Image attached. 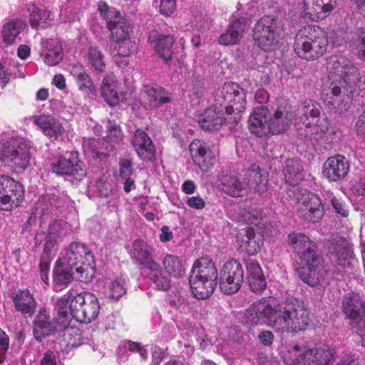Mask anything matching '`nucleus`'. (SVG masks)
<instances>
[{
    "label": "nucleus",
    "instance_id": "f257e3e1",
    "mask_svg": "<svg viewBox=\"0 0 365 365\" xmlns=\"http://www.w3.org/2000/svg\"><path fill=\"white\" fill-rule=\"evenodd\" d=\"M245 323L249 325L266 324L275 331L297 333L306 329L309 313L299 302H287L272 306L267 300L256 302L245 314Z\"/></svg>",
    "mask_w": 365,
    "mask_h": 365
},
{
    "label": "nucleus",
    "instance_id": "f03ea898",
    "mask_svg": "<svg viewBox=\"0 0 365 365\" xmlns=\"http://www.w3.org/2000/svg\"><path fill=\"white\" fill-rule=\"evenodd\" d=\"M327 68L328 76L323 87V100L331 110L344 113L349 109L350 103L344 102L341 89L351 93L356 87H360V73L349 60L341 56H331Z\"/></svg>",
    "mask_w": 365,
    "mask_h": 365
},
{
    "label": "nucleus",
    "instance_id": "7ed1b4c3",
    "mask_svg": "<svg viewBox=\"0 0 365 365\" xmlns=\"http://www.w3.org/2000/svg\"><path fill=\"white\" fill-rule=\"evenodd\" d=\"M246 103L244 89L236 83H225L215 96V106L200 115L199 125L204 130L216 131L226 120L235 124L241 118Z\"/></svg>",
    "mask_w": 365,
    "mask_h": 365
},
{
    "label": "nucleus",
    "instance_id": "20e7f679",
    "mask_svg": "<svg viewBox=\"0 0 365 365\" xmlns=\"http://www.w3.org/2000/svg\"><path fill=\"white\" fill-rule=\"evenodd\" d=\"M54 310L60 329H65V336H71L77 331L69 327L72 319L89 324L98 316L100 305L98 298L91 292H68L57 300Z\"/></svg>",
    "mask_w": 365,
    "mask_h": 365
},
{
    "label": "nucleus",
    "instance_id": "39448f33",
    "mask_svg": "<svg viewBox=\"0 0 365 365\" xmlns=\"http://www.w3.org/2000/svg\"><path fill=\"white\" fill-rule=\"evenodd\" d=\"M287 242L292 251L299 257L301 279L314 287L324 277L321 258L317 254V245L302 232H292L288 235Z\"/></svg>",
    "mask_w": 365,
    "mask_h": 365
},
{
    "label": "nucleus",
    "instance_id": "423d86ee",
    "mask_svg": "<svg viewBox=\"0 0 365 365\" xmlns=\"http://www.w3.org/2000/svg\"><path fill=\"white\" fill-rule=\"evenodd\" d=\"M294 118V113L287 107H279L271 114L267 107L259 106L250 116L248 128L250 133L257 137L270 133L277 135L286 132Z\"/></svg>",
    "mask_w": 365,
    "mask_h": 365
},
{
    "label": "nucleus",
    "instance_id": "0eeeda50",
    "mask_svg": "<svg viewBox=\"0 0 365 365\" xmlns=\"http://www.w3.org/2000/svg\"><path fill=\"white\" fill-rule=\"evenodd\" d=\"M327 46V34L319 26H307L297 33L294 49L299 58L313 61L325 53Z\"/></svg>",
    "mask_w": 365,
    "mask_h": 365
},
{
    "label": "nucleus",
    "instance_id": "6e6552de",
    "mask_svg": "<svg viewBox=\"0 0 365 365\" xmlns=\"http://www.w3.org/2000/svg\"><path fill=\"white\" fill-rule=\"evenodd\" d=\"M217 269L207 257L196 260L189 277V284L193 296L198 299L210 297L217 285Z\"/></svg>",
    "mask_w": 365,
    "mask_h": 365
},
{
    "label": "nucleus",
    "instance_id": "1a4fd4ad",
    "mask_svg": "<svg viewBox=\"0 0 365 365\" xmlns=\"http://www.w3.org/2000/svg\"><path fill=\"white\" fill-rule=\"evenodd\" d=\"M57 262L67 264V267H74L76 280L85 283L89 282L94 276L96 264L93 256L83 244L72 242L64 257Z\"/></svg>",
    "mask_w": 365,
    "mask_h": 365
},
{
    "label": "nucleus",
    "instance_id": "9d476101",
    "mask_svg": "<svg viewBox=\"0 0 365 365\" xmlns=\"http://www.w3.org/2000/svg\"><path fill=\"white\" fill-rule=\"evenodd\" d=\"M334 354V349L327 344L311 349L302 341L287 347L286 358L290 360L289 365H331Z\"/></svg>",
    "mask_w": 365,
    "mask_h": 365
},
{
    "label": "nucleus",
    "instance_id": "9b49d317",
    "mask_svg": "<svg viewBox=\"0 0 365 365\" xmlns=\"http://www.w3.org/2000/svg\"><path fill=\"white\" fill-rule=\"evenodd\" d=\"M283 31L284 24L280 19L265 16L255 24L253 38L261 49L272 51L278 48Z\"/></svg>",
    "mask_w": 365,
    "mask_h": 365
},
{
    "label": "nucleus",
    "instance_id": "f8f14e48",
    "mask_svg": "<svg viewBox=\"0 0 365 365\" xmlns=\"http://www.w3.org/2000/svg\"><path fill=\"white\" fill-rule=\"evenodd\" d=\"M30 160L28 145L22 138L0 142V161L16 172L24 170Z\"/></svg>",
    "mask_w": 365,
    "mask_h": 365
},
{
    "label": "nucleus",
    "instance_id": "ddd939ff",
    "mask_svg": "<svg viewBox=\"0 0 365 365\" xmlns=\"http://www.w3.org/2000/svg\"><path fill=\"white\" fill-rule=\"evenodd\" d=\"M289 197L296 202L299 216L305 221L315 222L324 216V207L318 195L301 190Z\"/></svg>",
    "mask_w": 365,
    "mask_h": 365
},
{
    "label": "nucleus",
    "instance_id": "4468645a",
    "mask_svg": "<svg viewBox=\"0 0 365 365\" xmlns=\"http://www.w3.org/2000/svg\"><path fill=\"white\" fill-rule=\"evenodd\" d=\"M244 282L242 265L236 259L226 262L220 276V289L225 294H232L240 289Z\"/></svg>",
    "mask_w": 365,
    "mask_h": 365
},
{
    "label": "nucleus",
    "instance_id": "2eb2a0df",
    "mask_svg": "<svg viewBox=\"0 0 365 365\" xmlns=\"http://www.w3.org/2000/svg\"><path fill=\"white\" fill-rule=\"evenodd\" d=\"M328 254L332 262L342 268H351L355 262L352 245L339 235H333L329 240Z\"/></svg>",
    "mask_w": 365,
    "mask_h": 365
},
{
    "label": "nucleus",
    "instance_id": "dca6fc26",
    "mask_svg": "<svg viewBox=\"0 0 365 365\" xmlns=\"http://www.w3.org/2000/svg\"><path fill=\"white\" fill-rule=\"evenodd\" d=\"M24 195L22 185L13 178L0 176V209L9 211L21 202Z\"/></svg>",
    "mask_w": 365,
    "mask_h": 365
},
{
    "label": "nucleus",
    "instance_id": "f3484780",
    "mask_svg": "<svg viewBox=\"0 0 365 365\" xmlns=\"http://www.w3.org/2000/svg\"><path fill=\"white\" fill-rule=\"evenodd\" d=\"M44 242L43 252L40 257L39 269L42 281L47 284L50 263L58 251L57 240L46 236L44 231H38L34 237L35 247H39Z\"/></svg>",
    "mask_w": 365,
    "mask_h": 365
},
{
    "label": "nucleus",
    "instance_id": "a211bd4d",
    "mask_svg": "<svg viewBox=\"0 0 365 365\" xmlns=\"http://www.w3.org/2000/svg\"><path fill=\"white\" fill-rule=\"evenodd\" d=\"M83 163L78 158L76 152H71L68 156H60L53 160L51 164L53 173L59 175L73 176L80 180L86 175Z\"/></svg>",
    "mask_w": 365,
    "mask_h": 365
},
{
    "label": "nucleus",
    "instance_id": "6ab92c4d",
    "mask_svg": "<svg viewBox=\"0 0 365 365\" xmlns=\"http://www.w3.org/2000/svg\"><path fill=\"white\" fill-rule=\"evenodd\" d=\"M101 14L110 31L112 41L123 40L130 37L131 28L129 23L120 16L119 11L115 9H111L103 12L101 9Z\"/></svg>",
    "mask_w": 365,
    "mask_h": 365
},
{
    "label": "nucleus",
    "instance_id": "aec40b11",
    "mask_svg": "<svg viewBox=\"0 0 365 365\" xmlns=\"http://www.w3.org/2000/svg\"><path fill=\"white\" fill-rule=\"evenodd\" d=\"M141 105L147 110L158 109L171 101V93L159 86H144L139 96Z\"/></svg>",
    "mask_w": 365,
    "mask_h": 365
},
{
    "label": "nucleus",
    "instance_id": "412c9836",
    "mask_svg": "<svg viewBox=\"0 0 365 365\" xmlns=\"http://www.w3.org/2000/svg\"><path fill=\"white\" fill-rule=\"evenodd\" d=\"M220 190L231 197H242L247 192L248 182L245 180L244 175L223 171L220 178Z\"/></svg>",
    "mask_w": 365,
    "mask_h": 365
},
{
    "label": "nucleus",
    "instance_id": "4be33fe9",
    "mask_svg": "<svg viewBox=\"0 0 365 365\" xmlns=\"http://www.w3.org/2000/svg\"><path fill=\"white\" fill-rule=\"evenodd\" d=\"M68 201L63 194H46L41 196L34 207L36 216L43 218L49 215H56Z\"/></svg>",
    "mask_w": 365,
    "mask_h": 365
},
{
    "label": "nucleus",
    "instance_id": "5701e85b",
    "mask_svg": "<svg viewBox=\"0 0 365 365\" xmlns=\"http://www.w3.org/2000/svg\"><path fill=\"white\" fill-rule=\"evenodd\" d=\"M342 308L352 325L361 321L365 323V302L358 293L346 294L342 300Z\"/></svg>",
    "mask_w": 365,
    "mask_h": 365
},
{
    "label": "nucleus",
    "instance_id": "b1692460",
    "mask_svg": "<svg viewBox=\"0 0 365 365\" xmlns=\"http://www.w3.org/2000/svg\"><path fill=\"white\" fill-rule=\"evenodd\" d=\"M349 170L348 160L341 155L329 158L323 165V174L330 181L336 182L344 178Z\"/></svg>",
    "mask_w": 365,
    "mask_h": 365
},
{
    "label": "nucleus",
    "instance_id": "393cba45",
    "mask_svg": "<svg viewBox=\"0 0 365 365\" xmlns=\"http://www.w3.org/2000/svg\"><path fill=\"white\" fill-rule=\"evenodd\" d=\"M283 173L284 180L289 185L287 195L289 197L301 190L299 182L304 178L303 168L301 162L297 159H288L285 161Z\"/></svg>",
    "mask_w": 365,
    "mask_h": 365
},
{
    "label": "nucleus",
    "instance_id": "a878e982",
    "mask_svg": "<svg viewBox=\"0 0 365 365\" xmlns=\"http://www.w3.org/2000/svg\"><path fill=\"white\" fill-rule=\"evenodd\" d=\"M237 243L242 252L255 255L260 250L262 240L260 234H257L252 227H246L237 232Z\"/></svg>",
    "mask_w": 365,
    "mask_h": 365
},
{
    "label": "nucleus",
    "instance_id": "bb28decb",
    "mask_svg": "<svg viewBox=\"0 0 365 365\" xmlns=\"http://www.w3.org/2000/svg\"><path fill=\"white\" fill-rule=\"evenodd\" d=\"M55 321L56 326H53L46 309L45 308H41L33 322V334L35 339L41 341L46 336L52 334L54 330L63 331L65 332V329H60L59 326L57 324L56 316L55 317ZM63 336L64 337L67 336H65V333Z\"/></svg>",
    "mask_w": 365,
    "mask_h": 365
},
{
    "label": "nucleus",
    "instance_id": "cd10ccee",
    "mask_svg": "<svg viewBox=\"0 0 365 365\" xmlns=\"http://www.w3.org/2000/svg\"><path fill=\"white\" fill-rule=\"evenodd\" d=\"M10 297L17 312L25 317L33 316L36 309L37 302L34 294L29 289H18L13 292Z\"/></svg>",
    "mask_w": 365,
    "mask_h": 365
},
{
    "label": "nucleus",
    "instance_id": "c85d7f7f",
    "mask_svg": "<svg viewBox=\"0 0 365 365\" xmlns=\"http://www.w3.org/2000/svg\"><path fill=\"white\" fill-rule=\"evenodd\" d=\"M148 38L155 52L165 62L172 59V47L175 41L173 36L162 35L156 30H153L149 33Z\"/></svg>",
    "mask_w": 365,
    "mask_h": 365
},
{
    "label": "nucleus",
    "instance_id": "c756f323",
    "mask_svg": "<svg viewBox=\"0 0 365 365\" xmlns=\"http://www.w3.org/2000/svg\"><path fill=\"white\" fill-rule=\"evenodd\" d=\"M245 180L248 182V189H252L255 193L261 195L267 192L268 177L266 171L259 165L252 164L244 174Z\"/></svg>",
    "mask_w": 365,
    "mask_h": 365
},
{
    "label": "nucleus",
    "instance_id": "7c9ffc66",
    "mask_svg": "<svg viewBox=\"0 0 365 365\" xmlns=\"http://www.w3.org/2000/svg\"><path fill=\"white\" fill-rule=\"evenodd\" d=\"M41 46L40 56L46 64L53 66L61 62L63 58V48L58 39L43 38Z\"/></svg>",
    "mask_w": 365,
    "mask_h": 365
},
{
    "label": "nucleus",
    "instance_id": "2f4dec72",
    "mask_svg": "<svg viewBox=\"0 0 365 365\" xmlns=\"http://www.w3.org/2000/svg\"><path fill=\"white\" fill-rule=\"evenodd\" d=\"M132 143L137 154L142 160H153L155 158V146L145 132L137 130Z\"/></svg>",
    "mask_w": 365,
    "mask_h": 365
},
{
    "label": "nucleus",
    "instance_id": "473e14b6",
    "mask_svg": "<svg viewBox=\"0 0 365 365\" xmlns=\"http://www.w3.org/2000/svg\"><path fill=\"white\" fill-rule=\"evenodd\" d=\"M190 151L194 163L202 171H207L214 165L215 158L212 151L202 142H192L190 145Z\"/></svg>",
    "mask_w": 365,
    "mask_h": 365
},
{
    "label": "nucleus",
    "instance_id": "72a5a7b5",
    "mask_svg": "<svg viewBox=\"0 0 365 365\" xmlns=\"http://www.w3.org/2000/svg\"><path fill=\"white\" fill-rule=\"evenodd\" d=\"M34 123L45 135L50 138L56 139L65 131L61 122L50 115L43 114L36 116Z\"/></svg>",
    "mask_w": 365,
    "mask_h": 365
},
{
    "label": "nucleus",
    "instance_id": "f704fd0d",
    "mask_svg": "<svg viewBox=\"0 0 365 365\" xmlns=\"http://www.w3.org/2000/svg\"><path fill=\"white\" fill-rule=\"evenodd\" d=\"M147 275L153 286L158 290L166 292L171 287V277L163 272L157 262H150L147 267Z\"/></svg>",
    "mask_w": 365,
    "mask_h": 365
},
{
    "label": "nucleus",
    "instance_id": "c9c22d12",
    "mask_svg": "<svg viewBox=\"0 0 365 365\" xmlns=\"http://www.w3.org/2000/svg\"><path fill=\"white\" fill-rule=\"evenodd\" d=\"M246 265L250 289L255 293L262 292L266 288L267 284L261 267L252 259H249Z\"/></svg>",
    "mask_w": 365,
    "mask_h": 365
},
{
    "label": "nucleus",
    "instance_id": "e433bc0d",
    "mask_svg": "<svg viewBox=\"0 0 365 365\" xmlns=\"http://www.w3.org/2000/svg\"><path fill=\"white\" fill-rule=\"evenodd\" d=\"M245 26V19H237L235 20L231 23L226 31L219 37V43L225 46L237 43L242 37Z\"/></svg>",
    "mask_w": 365,
    "mask_h": 365
},
{
    "label": "nucleus",
    "instance_id": "4c0bfd02",
    "mask_svg": "<svg viewBox=\"0 0 365 365\" xmlns=\"http://www.w3.org/2000/svg\"><path fill=\"white\" fill-rule=\"evenodd\" d=\"M119 83L113 74H107L103 79L101 93L108 104L115 106L119 103Z\"/></svg>",
    "mask_w": 365,
    "mask_h": 365
},
{
    "label": "nucleus",
    "instance_id": "58836bf2",
    "mask_svg": "<svg viewBox=\"0 0 365 365\" xmlns=\"http://www.w3.org/2000/svg\"><path fill=\"white\" fill-rule=\"evenodd\" d=\"M26 10L29 14V22L33 28H46L52 24L54 17L51 11L39 9L31 3L26 4Z\"/></svg>",
    "mask_w": 365,
    "mask_h": 365
},
{
    "label": "nucleus",
    "instance_id": "ea45409f",
    "mask_svg": "<svg viewBox=\"0 0 365 365\" xmlns=\"http://www.w3.org/2000/svg\"><path fill=\"white\" fill-rule=\"evenodd\" d=\"M153 252L154 249L151 245L143 240L137 239L132 244L130 255L132 259H135L146 268L150 262H155L150 258Z\"/></svg>",
    "mask_w": 365,
    "mask_h": 365
},
{
    "label": "nucleus",
    "instance_id": "a19ab883",
    "mask_svg": "<svg viewBox=\"0 0 365 365\" xmlns=\"http://www.w3.org/2000/svg\"><path fill=\"white\" fill-rule=\"evenodd\" d=\"M161 264L165 272L170 277L179 279L185 274V268L182 260L177 255L165 254L161 258Z\"/></svg>",
    "mask_w": 365,
    "mask_h": 365
},
{
    "label": "nucleus",
    "instance_id": "79ce46f5",
    "mask_svg": "<svg viewBox=\"0 0 365 365\" xmlns=\"http://www.w3.org/2000/svg\"><path fill=\"white\" fill-rule=\"evenodd\" d=\"M106 49L110 55L125 57L134 53L137 50V46L135 42L130 37L123 40L112 41Z\"/></svg>",
    "mask_w": 365,
    "mask_h": 365
},
{
    "label": "nucleus",
    "instance_id": "37998d69",
    "mask_svg": "<svg viewBox=\"0 0 365 365\" xmlns=\"http://www.w3.org/2000/svg\"><path fill=\"white\" fill-rule=\"evenodd\" d=\"M26 27V23L21 19H14L6 22L2 28L4 41L9 44H12Z\"/></svg>",
    "mask_w": 365,
    "mask_h": 365
},
{
    "label": "nucleus",
    "instance_id": "c03bdc74",
    "mask_svg": "<svg viewBox=\"0 0 365 365\" xmlns=\"http://www.w3.org/2000/svg\"><path fill=\"white\" fill-rule=\"evenodd\" d=\"M316 121L317 120L303 122V123L305 124L304 130V136L312 141L319 140L328 131V125L326 122L324 123H319V121L317 123H316Z\"/></svg>",
    "mask_w": 365,
    "mask_h": 365
},
{
    "label": "nucleus",
    "instance_id": "a18cd8bd",
    "mask_svg": "<svg viewBox=\"0 0 365 365\" xmlns=\"http://www.w3.org/2000/svg\"><path fill=\"white\" fill-rule=\"evenodd\" d=\"M321 106L319 103L312 101L307 100L303 102L302 107L300 111L301 120L309 122L317 120L316 123L319 121Z\"/></svg>",
    "mask_w": 365,
    "mask_h": 365
},
{
    "label": "nucleus",
    "instance_id": "49530a36",
    "mask_svg": "<svg viewBox=\"0 0 365 365\" xmlns=\"http://www.w3.org/2000/svg\"><path fill=\"white\" fill-rule=\"evenodd\" d=\"M67 264L60 263L53 270V281L56 284H67L73 279H76V270L74 267H67Z\"/></svg>",
    "mask_w": 365,
    "mask_h": 365
},
{
    "label": "nucleus",
    "instance_id": "de8ad7c7",
    "mask_svg": "<svg viewBox=\"0 0 365 365\" xmlns=\"http://www.w3.org/2000/svg\"><path fill=\"white\" fill-rule=\"evenodd\" d=\"M125 279L115 277L106 282L107 294L109 298L118 300L125 294Z\"/></svg>",
    "mask_w": 365,
    "mask_h": 365
},
{
    "label": "nucleus",
    "instance_id": "09e8293b",
    "mask_svg": "<svg viewBox=\"0 0 365 365\" xmlns=\"http://www.w3.org/2000/svg\"><path fill=\"white\" fill-rule=\"evenodd\" d=\"M87 58L89 64L96 71L102 73L105 71L106 63L104 56L101 51L96 46H90L87 52Z\"/></svg>",
    "mask_w": 365,
    "mask_h": 365
},
{
    "label": "nucleus",
    "instance_id": "8fccbe9b",
    "mask_svg": "<svg viewBox=\"0 0 365 365\" xmlns=\"http://www.w3.org/2000/svg\"><path fill=\"white\" fill-rule=\"evenodd\" d=\"M76 83L78 90L86 95L95 94L96 92V87L90 77V76L86 73L84 75L78 78L76 81Z\"/></svg>",
    "mask_w": 365,
    "mask_h": 365
},
{
    "label": "nucleus",
    "instance_id": "3c124183",
    "mask_svg": "<svg viewBox=\"0 0 365 365\" xmlns=\"http://www.w3.org/2000/svg\"><path fill=\"white\" fill-rule=\"evenodd\" d=\"M66 227V223L62 220H53L48 226L47 237L58 240L63 234Z\"/></svg>",
    "mask_w": 365,
    "mask_h": 365
},
{
    "label": "nucleus",
    "instance_id": "603ef678",
    "mask_svg": "<svg viewBox=\"0 0 365 365\" xmlns=\"http://www.w3.org/2000/svg\"><path fill=\"white\" fill-rule=\"evenodd\" d=\"M119 177L120 179L134 177V169L130 160L122 159L119 162Z\"/></svg>",
    "mask_w": 365,
    "mask_h": 365
},
{
    "label": "nucleus",
    "instance_id": "864d4df0",
    "mask_svg": "<svg viewBox=\"0 0 365 365\" xmlns=\"http://www.w3.org/2000/svg\"><path fill=\"white\" fill-rule=\"evenodd\" d=\"M107 137L113 142H120L123 138V133L120 127L115 124H112L110 121L107 125Z\"/></svg>",
    "mask_w": 365,
    "mask_h": 365
},
{
    "label": "nucleus",
    "instance_id": "5fc2aeb1",
    "mask_svg": "<svg viewBox=\"0 0 365 365\" xmlns=\"http://www.w3.org/2000/svg\"><path fill=\"white\" fill-rule=\"evenodd\" d=\"M330 202L335 210V211L341 215L343 217H346L349 215V210L347 205L345 202L341 200L340 198H336L334 196H332V194L330 195Z\"/></svg>",
    "mask_w": 365,
    "mask_h": 365
},
{
    "label": "nucleus",
    "instance_id": "6e6d98bb",
    "mask_svg": "<svg viewBox=\"0 0 365 365\" xmlns=\"http://www.w3.org/2000/svg\"><path fill=\"white\" fill-rule=\"evenodd\" d=\"M85 152L91 153L93 157L98 156L100 153V143L94 138L85 139L83 142Z\"/></svg>",
    "mask_w": 365,
    "mask_h": 365
},
{
    "label": "nucleus",
    "instance_id": "4d7b16f0",
    "mask_svg": "<svg viewBox=\"0 0 365 365\" xmlns=\"http://www.w3.org/2000/svg\"><path fill=\"white\" fill-rule=\"evenodd\" d=\"M245 219L250 224L259 226L261 224L260 221H263L262 212L259 209H252L245 214Z\"/></svg>",
    "mask_w": 365,
    "mask_h": 365
},
{
    "label": "nucleus",
    "instance_id": "13d9d810",
    "mask_svg": "<svg viewBox=\"0 0 365 365\" xmlns=\"http://www.w3.org/2000/svg\"><path fill=\"white\" fill-rule=\"evenodd\" d=\"M125 347L130 352L138 353L143 360L147 359L148 352L141 344L132 341H128L125 344Z\"/></svg>",
    "mask_w": 365,
    "mask_h": 365
},
{
    "label": "nucleus",
    "instance_id": "bf43d9fd",
    "mask_svg": "<svg viewBox=\"0 0 365 365\" xmlns=\"http://www.w3.org/2000/svg\"><path fill=\"white\" fill-rule=\"evenodd\" d=\"M185 203L189 207L195 210H202L206 205L205 200L200 196L187 197Z\"/></svg>",
    "mask_w": 365,
    "mask_h": 365
},
{
    "label": "nucleus",
    "instance_id": "052dcab7",
    "mask_svg": "<svg viewBox=\"0 0 365 365\" xmlns=\"http://www.w3.org/2000/svg\"><path fill=\"white\" fill-rule=\"evenodd\" d=\"M175 0H160V12L167 16H170L175 9Z\"/></svg>",
    "mask_w": 365,
    "mask_h": 365
},
{
    "label": "nucleus",
    "instance_id": "680f3d73",
    "mask_svg": "<svg viewBox=\"0 0 365 365\" xmlns=\"http://www.w3.org/2000/svg\"><path fill=\"white\" fill-rule=\"evenodd\" d=\"M9 338L8 335L0 329V363L4 360V356L9 349Z\"/></svg>",
    "mask_w": 365,
    "mask_h": 365
},
{
    "label": "nucleus",
    "instance_id": "e2e57ef3",
    "mask_svg": "<svg viewBox=\"0 0 365 365\" xmlns=\"http://www.w3.org/2000/svg\"><path fill=\"white\" fill-rule=\"evenodd\" d=\"M358 55L365 60V30L363 31L356 41L355 48Z\"/></svg>",
    "mask_w": 365,
    "mask_h": 365
},
{
    "label": "nucleus",
    "instance_id": "0e129e2a",
    "mask_svg": "<svg viewBox=\"0 0 365 365\" xmlns=\"http://www.w3.org/2000/svg\"><path fill=\"white\" fill-rule=\"evenodd\" d=\"M259 341L264 346H270L274 341V334L270 331H264L259 334Z\"/></svg>",
    "mask_w": 365,
    "mask_h": 365
},
{
    "label": "nucleus",
    "instance_id": "69168bd1",
    "mask_svg": "<svg viewBox=\"0 0 365 365\" xmlns=\"http://www.w3.org/2000/svg\"><path fill=\"white\" fill-rule=\"evenodd\" d=\"M41 365H57L54 353L51 351L45 352L41 361Z\"/></svg>",
    "mask_w": 365,
    "mask_h": 365
},
{
    "label": "nucleus",
    "instance_id": "338daca9",
    "mask_svg": "<svg viewBox=\"0 0 365 365\" xmlns=\"http://www.w3.org/2000/svg\"><path fill=\"white\" fill-rule=\"evenodd\" d=\"M355 128L358 134L365 135V109L359 116L355 124Z\"/></svg>",
    "mask_w": 365,
    "mask_h": 365
},
{
    "label": "nucleus",
    "instance_id": "774afa93",
    "mask_svg": "<svg viewBox=\"0 0 365 365\" xmlns=\"http://www.w3.org/2000/svg\"><path fill=\"white\" fill-rule=\"evenodd\" d=\"M358 362L355 355L344 354L336 365H357Z\"/></svg>",
    "mask_w": 365,
    "mask_h": 365
}]
</instances>
